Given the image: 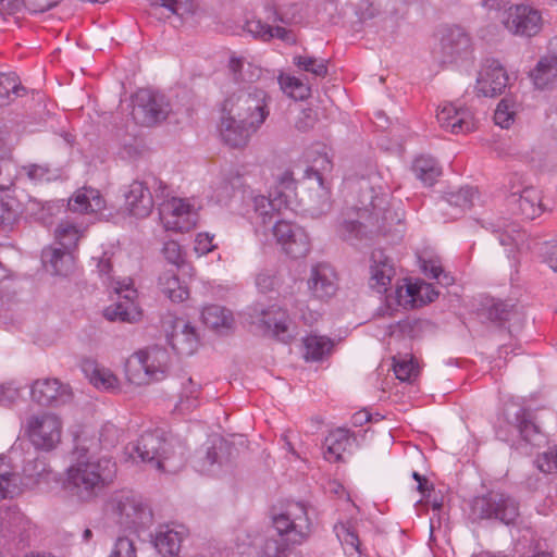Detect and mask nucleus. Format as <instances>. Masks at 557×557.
<instances>
[{
    "label": "nucleus",
    "instance_id": "f257e3e1",
    "mask_svg": "<svg viewBox=\"0 0 557 557\" xmlns=\"http://www.w3.org/2000/svg\"><path fill=\"white\" fill-rule=\"evenodd\" d=\"M72 496L89 502L96 498L116 476V463L110 458L91 460L88 449L76 446L72 450Z\"/></svg>",
    "mask_w": 557,
    "mask_h": 557
},
{
    "label": "nucleus",
    "instance_id": "f03ea898",
    "mask_svg": "<svg viewBox=\"0 0 557 557\" xmlns=\"http://www.w3.org/2000/svg\"><path fill=\"white\" fill-rule=\"evenodd\" d=\"M277 539H268L263 545L265 557H286L290 545L305 542L312 529L308 508L301 502H288L284 510L272 517Z\"/></svg>",
    "mask_w": 557,
    "mask_h": 557
},
{
    "label": "nucleus",
    "instance_id": "7ed1b4c3",
    "mask_svg": "<svg viewBox=\"0 0 557 557\" xmlns=\"http://www.w3.org/2000/svg\"><path fill=\"white\" fill-rule=\"evenodd\" d=\"M270 101L271 97L265 90L249 87L228 96L223 102L222 111L226 114L234 113L239 122L250 123L260 129L270 115Z\"/></svg>",
    "mask_w": 557,
    "mask_h": 557
},
{
    "label": "nucleus",
    "instance_id": "20e7f679",
    "mask_svg": "<svg viewBox=\"0 0 557 557\" xmlns=\"http://www.w3.org/2000/svg\"><path fill=\"white\" fill-rule=\"evenodd\" d=\"M48 474L44 458L26 459L22 475L14 471L9 459L0 455V500L18 496L24 488H32Z\"/></svg>",
    "mask_w": 557,
    "mask_h": 557
},
{
    "label": "nucleus",
    "instance_id": "39448f33",
    "mask_svg": "<svg viewBox=\"0 0 557 557\" xmlns=\"http://www.w3.org/2000/svg\"><path fill=\"white\" fill-rule=\"evenodd\" d=\"M519 503L512 496L490 491L475 496L469 504V519L472 522L495 519L506 525L513 524L520 516Z\"/></svg>",
    "mask_w": 557,
    "mask_h": 557
},
{
    "label": "nucleus",
    "instance_id": "423d86ee",
    "mask_svg": "<svg viewBox=\"0 0 557 557\" xmlns=\"http://www.w3.org/2000/svg\"><path fill=\"white\" fill-rule=\"evenodd\" d=\"M125 208L132 216L144 219L150 215L156 199L169 198L170 188L159 177L149 174L145 180L133 181L124 194Z\"/></svg>",
    "mask_w": 557,
    "mask_h": 557
},
{
    "label": "nucleus",
    "instance_id": "0eeeda50",
    "mask_svg": "<svg viewBox=\"0 0 557 557\" xmlns=\"http://www.w3.org/2000/svg\"><path fill=\"white\" fill-rule=\"evenodd\" d=\"M115 522L124 530L135 533L149 529L153 523L151 508L139 496L121 493L111 500Z\"/></svg>",
    "mask_w": 557,
    "mask_h": 557
},
{
    "label": "nucleus",
    "instance_id": "6e6552de",
    "mask_svg": "<svg viewBox=\"0 0 557 557\" xmlns=\"http://www.w3.org/2000/svg\"><path fill=\"white\" fill-rule=\"evenodd\" d=\"M251 310L253 323L264 336L283 344H290L294 341L295 334L290 329L292 319L287 309L273 304L268 307L256 305Z\"/></svg>",
    "mask_w": 557,
    "mask_h": 557
},
{
    "label": "nucleus",
    "instance_id": "1a4fd4ad",
    "mask_svg": "<svg viewBox=\"0 0 557 557\" xmlns=\"http://www.w3.org/2000/svg\"><path fill=\"white\" fill-rule=\"evenodd\" d=\"M496 437L506 443L515 444L520 440L527 444L537 445L544 437L535 422L533 412L524 407L519 408L512 419L505 418L496 428Z\"/></svg>",
    "mask_w": 557,
    "mask_h": 557
},
{
    "label": "nucleus",
    "instance_id": "9d476101",
    "mask_svg": "<svg viewBox=\"0 0 557 557\" xmlns=\"http://www.w3.org/2000/svg\"><path fill=\"white\" fill-rule=\"evenodd\" d=\"M171 448V443L156 432H144L127 450L134 461L153 463L159 470L165 471Z\"/></svg>",
    "mask_w": 557,
    "mask_h": 557
},
{
    "label": "nucleus",
    "instance_id": "9b49d317",
    "mask_svg": "<svg viewBox=\"0 0 557 557\" xmlns=\"http://www.w3.org/2000/svg\"><path fill=\"white\" fill-rule=\"evenodd\" d=\"M70 235V222L62 221L54 231L53 244L41 250L45 272L51 276L66 277L70 271V247L63 242Z\"/></svg>",
    "mask_w": 557,
    "mask_h": 557
},
{
    "label": "nucleus",
    "instance_id": "f8f14e48",
    "mask_svg": "<svg viewBox=\"0 0 557 557\" xmlns=\"http://www.w3.org/2000/svg\"><path fill=\"white\" fill-rule=\"evenodd\" d=\"M61 420L52 413L34 414L27 419L26 431L32 444L41 450H52L61 441Z\"/></svg>",
    "mask_w": 557,
    "mask_h": 557
},
{
    "label": "nucleus",
    "instance_id": "ddd939ff",
    "mask_svg": "<svg viewBox=\"0 0 557 557\" xmlns=\"http://www.w3.org/2000/svg\"><path fill=\"white\" fill-rule=\"evenodd\" d=\"M169 104L164 96L149 89L139 90L134 99L132 115L141 126H152L166 119Z\"/></svg>",
    "mask_w": 557,
    "mask_h": 557
},
{
    "label": "nucleus",
    "instance_id": "4468645a",
    "mask_svg": "<svg viewBox=\"0 0 557 557\" xmlns=\"http://www.w3.org/2000/svg\"><path fill=\"white\" fill-rule=\"evenodd\" d=\"M161 199L158 211L165 230L186 233L196 225V213L193 212L188 202L176 197Z\"/></svg>",
    "mask_w": 557,
    "mask_h": 557
},
{
    "label": "nucleus",
    "instance_id": "2eb2a0df",
    "mask_svg": "<svg viewBox=\"0 0 557 557\" xmlns=\"http://www.w3.org/2000/svg\"><path fill=\"white\" fill-rule=\"evenodd\" d=\"M503 20L505 28L513 35L533 37L542 28L541 12L528 4L510 5Z\"/></svg>",
    "mask_w": 557,
    "mask_h": 557
},
{
    "label": "nucleus",
    "instance_id": "dca6fc26",
    "mask_svg": "<svg viewBox=\"0 0 557 557\" xmlns=\"http://www.w3.org/2000/svg\"><path fill=\"white\" fill-rule=\"evenodd\" d=\"M136 362L149 381L163 380L170 369L171 356L165 347L153 345L135 352L129 364Z\"/></svg>",
    "mask_w": 557,
    "mask_h": 557
},
{
    "label": "nucleus",
    "instance_id": "f3484780",
    "mask_svg": "<svg viewBox=\"0 0 557 557\" xmlns=\"http://www.w3.org/2000/svg\"><path fill=\"white\" fill-rule=\"evenodd\" d=\"M305 0H261V13L265 21L295 25L302 21Z\"/></svg>",
    "mask_w": 557,
    "mask_h": 557
},
{
    "label": "nucleus",
    "instance_id": "a211bd4d",
    "mask_svg": "<svg viewBox=\"0 0 557 557\" xmlns=\"http://www.w3.org/2000/svg\"><path fill=\"white\" fill-rule=\"evenodd\" d=\"M471 51V38L460 27L446 28L441 37L438 59L441 64H453L467 58Z\"/></svg>",
    "mask_w": 557,
    "mask_h": 557
},
{
    "label": "nucleus",
    "instance_id": "6ab92c4d",
    "mask_svg": "<svg viewBox=\"0 0 557 557\" xmlns=\"http://www.w3.org/2000/svg\"><path fill=\"white\" fill-rule=\"evenodd\" d=\"M72 200H74L71 225L73 235L83 233L88 226V224H86V226L83 227L82 224L77 222L78 216L81 214L95 216L106 208V200L98 189L91 187L77 189L75 194L72 195Z\"/></svg>",
    "mask_w": 557,
    "mask_h": 557
},
{
    "label": "nucleus",
    "instance_id": "aec40b11",
    "mask_svg": "<svg viewBox=\"0 0 557 557\" xmlns=\"http://www.w3.org/2000/svg\"><path fill=\"white\" fill-rule=\"evenodd\" d=\"M436 119L442 128L453 134H467L475 129L474 114L467 107L444 103L438 107Z\"/></svg>",
    "mask_w": 557,
    "mask_h": 557
},
{
    "label": "nucleus",
    "instance_id": "412c9836",
    "mask_svg": "<svg viewBox=\"0 0 557 557\" xmlns=\"http://www.w3.org/2000/svg\"><path fill=\"white\" fill-rule=\"evenodd\" d=\"M307 286L314 299L327 301L338 290L337 274L330 264L317 263L311 268Z\"/></svg>",
    "mask_w": 557,
    "mask_h": 557
},
{
    "label": "nucleus",
    "instance_id": "4be33fe9",
    "mask_svg": "<svg viewBox=\"0 0 557 557\" xmlns=\"http://www.w3.org/2000/svg\"><path fill=\"white\" fill-rule=\"evenodd\" d=\"M117 301L103 310V317L110 322L136 323L140 321L143 312L136 304L137 290L134 285L121 289Z\"/></svg>",
    "mask_w": 557,
    "mask_h": 557
},
{
    "label": "nucleus",
    "instance_id": "5701e85b",
    "mask_svg": "<svg viewBox=\"0 0 557 557\" xmlns=\"http://www.w3.org/2000/svg\"><path fill=\"white\" fill-rule=\"evenodd\" d=\"M506 201L512 214L527 220H534L544 211L541 193L533 186L511 190Z\"/></svg>",
    "mask_w": 557,
    "mask_h": 557
},
{
    "label": "nucleus",
    "instance_id": "b1692460",
    "mask_svg": "<svg viewBox=\"0 0 557 557\" xmlns=\"http://www.w3.org/2000/svg\"><path fill=\"white\" fill-rule=\"evenodd\" d=\"M508 83V73L500 62L487 59L478 78L479 92L485 97H496L505 91Z\"/></svg>",
    "mask_w": 557,
    "mask_h": 557
},
{
    "label": "nucleus",
    "instance_id": "393cba45",
    "mask_svg": "<svg viewBox=\"0 0 557 557\" xmlns=\"http://www.w3.org/2000/svg\"><path fill=\"white\" fill-rule=\"evenodd\" d=\"M395 273L393 259L383 249H374L370 256L369 286L380 294H385L392 285Z\"/></svg>",
    "mask_w": 557,
    "mask_h": 557
},
{
    "label": "nucleus",
    "instance_id": "a878e982",
    "mask_svg": "<svg viewBox=\"0 0 557 557\" xmlns=\"http://www.w3.org/2000/svg\"><path fill=\"white\" fill-rule=\"evenodd\" d=\"M275 24L276 25L273 26L270 25L268 21H262L260 16H252L250 18H246L244 30L250 34L255 39L261 40L263 42H269L276 38L287 45L297 44V37L294 30L281 26V23Z\"/></svg>",
    "mask_w": 557,
    "mask_h": 557
},
{
    "label": "nucleus",
    "instance_id": "bb28decb",
    "mask_svg": "<svg viewBox=\"0 0 557 557\" xmlns=\"http://www.w3.org/2000/svg\"><path fill=\"white\" fill-rule=\"evenodd\" d=\"M224 114L220 131L223 143L231 148L246 147L251 136L256 134L259 128L251 126L250 123L239 122V119L236 117L234 113Z\"/></svg>",
    "mask_w": 557,
    "mask_h": 557
},
{
    "label": "nucleus",
    "instance_id": "cd10ccee",
    "mask_svg": "<svg viewBox=\"0 0 557 557\" xmlns=\"http://www.w3.org/2000/svg\"><path fill=\"white\" fill-rule=\"evenodd\" d=\"M278 184L281 189L271 193L269 198L264 196L255 198L256 211L263 218L269 215L271 211L280 212L283 208L288 207V195L283 189L292 190L294 188L295 181L292 172L286 171L280 177Z\"/></svg>",
    "mask_w": 557,
    "mask_h": 557
},
{
    "label": "nucleus",
    "instance_id": "c85d7f7f",
    "mask_svg": "<svg viewBox=\"0 0 557 557\" xmlns=\"http://www.w3.org/2000/svg\"><path fill=\"white\" fill-rule=\"evenodd\" d=\"M168 343L177 355H191L198 346V334L189 322L177 319L168 335Z\"/></svg>",
    "mask_w": 557,
    "mask_h": 557
},
{
    "label": "nucleus",
    "instance_id": "c756f323",
    "mask_svg": "<svg viewBox=\"0 0 557 557\" xmlns=\"http://www.w3.org/2000/svg\"><path fill=\"white\" fill-rule=\"evenodd\" d=\"M115 262L116 256L113 252L104 251L97 260L96 268L102 284L113 293L121 294V289L134 285V282L131 277L115 276Z\"/></svg>",
    "mask_w": 557,
    "mask_h": 557
},
{
    "label": "nucleus",
    "instance_id": "7c9ffc66",
    "mask_svg": "<svg viewBox=\"0 0 557 557\" xmlns=\"http://www.w3.org/2000/svg\"><path fill=\"white\" fill-rule=\"evenodd\" d=\"M354 433L347 429L338 428L331 431L323 442V456L329 462H339L343 454L350 449L355 442Z\"/></svg>",
    "mask_w": 557,
    "mask_h": 557
},
{
    "label": "nucleus",
    "instance_id": "2f4dec72",
    "mask_svg": "<svg viewBox=\"0 0 557 557\" xmlns=\"http://www.w3.org/2000/svg\"><path fill=\"white\" fill-rule=\"evenodd\" d=\"M529 78L535 89L552 90L557 87V64L544 54L529 72Z\"/></svg>",
    "mask_w": 557,
    "mask_h": 557
},
{
    "label": "nucleus",
    "instance_id": "473e14b6",
    "mask_svg": "<svg viewBox=\"0 0 557 557\" xmlns=\"http://www.w3.org/2000/svg\"><path fill=\"white\" fill-rule=\"evenodd\" d=\"M81 370L89 383L98 389L111 391L117 386L116 376L110 370L100 368L94 360H83Z\"/></svg>",
    "mask_w": 557,
    "mask_h": 557
},
{
    "label": "nucleus",
    "instance_id": "72a5a7b5",
    "mask_svg": "<svg viewBox=\"0 0 557 557\" xmlns=\"http://www.w3.org/2000/svg\"><path fill=\"white\" fill-rule=\"evenodd\" d=\"M414 176L426 187H432L443 174L438 161L430 154H420L412 162Z\"/></svg>",
    "mask_w": 557,
    "mask_h": 557
},
{
    "label": "nucleus",
    "instance_id": "f704fd0d",
    "mask_svg": "<svg viewBox=\"0 0 557 557\" xmlns=\"http://www.w3.org/2000/svg\"><path fill=\"white\" fill-rule=\"evenodd\" d=\"M63 388L57 379L37 380L32 385V399L41 406H52L63 396Z\"/></svg>",
    "mask_w": 557,
    "mask_h": 557
},
{
    "label": "nucleus",
    "instance_id": "c9c22d12",
    "mask_svg": "<svg viewBox=\"0 0 557 557\" xmlns=\"http://www.w3.org/2000/svg\"><path fill=\"white\" fill-rule=\"evenodd\" d=\"M515 306L506 301L491 298L485 299L478 309V315L482 320L490 321L495 325L502 326L509 321Z\"/></svg>",
    "mask_w": 557,
    "mask_h": 557
},
{
    "label": "nucleus",
    "instance_id": "e433bc0d",
    "mask_svg": "<svg viewBox=\"0 0 557 557\" xmlns=\"http://www.w3.org/2000/svg\"><path fill=\"white\" fill-rule=\"evenodd\" d=\"M158 285L161 293L172 302H183L189 297L188 286L172 270L165 271L159 276Z\"/></svg>",
    "mask_w": 557,
    "mask_h": 557
},
{
    "label": "nucleus",
    "instance_id": "4c0bfd02",
    "mask_svg": "<svg viewBox=\"0 0 557 557\" xmlns=\"http://www.w3.org/2000/svg\"><path fill=\"white\" fill-rule=\"evenodd\" d=\"M1 527L10 536L24 541L29 535L32 522L20 509L9 508L2 518Z\"/></svg>",
    "mask_w": 557,
    "mask_h": 557
},
{
    "label": "nucleus",
    "instance_id": "58836bf2",
    "mask_svg": "<svg viewBox=\"0 0 557 557\" xmlns=\"http://www.w3.org/2000/svg\"><path fill=\"white\" fill-rule=\"evenodd\" d=\"M201 319L205 325L213 330L220 327L231 329L234 323L232 311L219 305L203 307Z\"/></svg>",
    "mask_w": 557,
    "mask_h": 557
},
{
    "label": "nucleus",
    "instance_id": "ea45409f",
    "mask_svg": "<svg viewBox=\"0 0 557 557\" xmlns=\"http://www.w3.org/2000/svg\"><path fill=\"white\" fill-rule=\"evenodd\" d=\"M244 188V177L238 173L223 176L214 187V196L219 203L227 205L228 201Z\"/></svg>",
    "mask_w": 557,
    "mask_h": 557
},
{
    "label": "nucleus",
    "instance_id": "a19ab883",
    "mask_svg": "<svg viewBox=\"0 0 557 557\" xmlns=\"http://www.w3.org/2000/svg\"><path fill=\"white\" fill-rule=\"evenodd\" d=\"M182 533L174 530H160L153 537V546L163 556H175L182 544Z\"/></svg>",
    "mask_w": 557,
    "mask_h": 557
},
{
    "label": "nucleus",
    "instance_id": "79ce46f5",
    "mask_svg": "<svg viewBox=\"0 0 557 557\" xmlns=\"http://www.w3.org/2000/svg\"><path fill=\"white\" fill-rule=\"evenodd\" d=\"M305 358L311 361H320L331 351L333 342L325 336L308 335L304 338Z\"/></svg>",
    "mask_w": 557,
    "mask_h": 557
},
{
    "label": "nucleus",
    "instance_id": "37998d69",
    "mask_svg": "<svg viewBox=\"0 0 557 557\" xmlns=\"http://www.w3.org/2000/svg\"><path fill=\"white\" fill-rule=\"evenodd\" d=\"M201 389V385L194 382L193 379L188 376L185 382L182 383L177 408L181 411H193L196 409L199 406Z\"/></svg>",
    "mask_w": 557,
    "mask_h": 557
},
{
    "label": "nucleus",
    "instance_id": "c03bdc74",
    "mask_svg": "<svg viewBox=\"0 0 557 557\" xmlns=\"http://www.w3.org/2000/svg\"><path fill=\"white\" fill-rule=\"evenodd\" d=\"M293 64L300 71L324 78L329 74V61L312 55L297 54L293 57Z\"/></svg>",
    "mask_w": 557,
    "mask_h": 557
},
{
    "label": "nucleus",
    "instance_id": "a18cd8bd",
    "mask_svg": "<svg viewBox=\"0 0 557 557\" xmlns=\"http://www.w3.org/2000/svg\"><path fill=\"white\" fill-rule=\"evenodd\" d=\"M27 210H30L32 213L38 214V219L41 220L45 224H51L50 218L58 215L62 212H66V208L70 207V199L64 200H54L48 201L46 203H40L37 201H30Z\"/></svg>",
    "mask_w": 557,
    "mask_h": 557
},
{
    "label": "nucleus",
    "instance_id": "49530a36",
    "mask_svg": "<svg viewBox=\"0 0 557 557\" xmlns=\"http://www.w3.org/2000/svg\"><path fill=\"white\" fill-rule=\"evenodd\" d=\"M278 84L283 92L294 100H306L311 97V88L296 76L281 74Z\"/></svg>",
    "mask_w": 557,
    "mask_h": 557
},
{
    "label": "nucleus",
    "instance_id": "de8ad7c7",
    "mask_svg": "<svg viewBox=\"0 0 557 557\" xmlns=\"http://www.w3.org/2000/svg\"><path fill=\"white\" fill-rule=\"evenodd\" d=\"M406 293L413 304L426 305L433 302L440 296V292L431 283L417 282L406 286Z\"/></svg>",
    "mask_w": 557,
    "mask_h": 557
},
{
    "label": "nucleus",
    "instance_id": "09e8293b",
    "mask_svg": "<svg viewBox=\"0 0 557 557\" xmlns=\"http://www.w3.org/2000/svg\"><path fill=\"white\" fill-rule=\"evenodd\" d=\"M333 162L326 152H319L317 157L310 160V164L305 170V177L315 178L320 186H323L324 175L331 173Z\"/></svg>",
    "mask_w": 557,
    "mask_h": 557
},
{
    "label": "nucleus",
    "instance_id": "8fccbe9b",
    "mask_svg": "<svg viewBox=\"0 0 557 557\" xmlns=\"http://www.w3.org/2000/svg\"><path fill=\"white\" fill-rule=\"evenodd\" d=\"M311 245L308 234L305 230H296L294 238L282 246L286 256L292 259L306 257L310 251Z\"/></svg>",
    "mask_w": 557,
    "mask_h": 557
},
{
    "label": "nucleus",
    "instance_id": "3c124183",
    "mask_svg": "<svg viewBox=\"0 0 557 557\" xmlns=\"http://www.w3.org/2000/svg\"><path fill=\"white\" fill-rule=\"evenodd\" d=\"M258 290L262 294L278 292L283 284V277L276 269H262L255 280Z\"/></svg>",
    "mask_w": 557,
    "mask_h": 557
},
{
    "label": "nucleus",
    "instance_id": "603ef678",
    "mask_svg": "<svg viewBox=\"0 0 557 557\" xmlns=\"http://www.w3.org/2000/svg\"><path fill=\"white\" fill-rule=\"evenodd\" d=\"M22 171L34 184L50 183L61 178L59 169H50L47 165L28 164L24 165Z\"/></svg>",
    "mask_w": 557,
    "mask_h": 557
},
{
    "label": "nucleus",
    "instance_id": "864d4df0",
    "mask_svg": "<svg viewBox=\"0 0 557 557\" xmlns=\"http://www.w3.org/2000/svg\"><path fill=\"white\" fill-rule=\"evenodd\" d=\"M394 373L399 381L406 382L418 376L419 368L412 356L394 357Z\"/></svg>",
    "mask_w": 557,
    "mask_h": 557
},
{
    "label": "nucleus",
    "instance_id": "5fc2aeb1",
    "mask_svg": "<svg viewBox=\"0 0 557 557\" xmlns=\"http://www.w3.org/2000/svg\"><path fill=\"white\" fill-rule=\"evenodd\" d=\"M25 92L16 78L12 75L0 74V107L7 106L12 100V96L20 97Z\"/></svg>",
    "mask_w": 557,
    "mask_h": 557
},
{
    "label": "nucleus",
    "instance_id": "6e6d98bb",
    "mask_svg": "<svg viewBox=\"0 0 557 557\" xmlns=\"http://www.w3.org/2000/svg\"><path fill=\"white\" fill-rule=\"evenodd\" d=\"M476 194H478L476 188L466 186V187L459 188L456 191L447 193L445 196V199L449 205L455 206L463 211V210L472 208L473 199Z\"/></svg>",
    "mask_w": 557,
    "mask_h": 557
},
{
    "label": "nucleus",
    "instance_id": "4d7b16f0",
    "mask_svg": "<svg viewBox=\"0 0 557 557\" xmlns=\"http://www.w3.org/2000/svg\"><path fill=\"white\" fill-rule=\"evenodd\" d=\"M336 530L337 537L344 545L361 554V542L355 527L350 522L341 523L339 527H336Z\"/></svg>",
    "mask_w": 557,
    "mask_h": 557
},
{
    "label": "nucleus",
    "instance_id": "13d9d810",
    "mask_svg": "<svg viewBox=\"0 0 557 557\" xmlns=\"http://www.w3.org/2000/svg\"><path fill=\"white\" fill-rule=\"evenodd\" d=\"M161 5L180 17L194 15L198 11L195 0H161Z\"/></svg>",
    "mask_w": 557,
    "mask_h": 557
},
{
    "label": "nucleus",
    "instance_id": "bf43d9fd",
    "mask_svg": "<svg viewBox=\"0 0 557 557\" xmlns=\"http://www.w3.org/2000/svg\"><path fill=\"white\" fill-rule=\"evenodd\" d=\"M296 230H304L299 225L288 222L286 220H278L273 225V235L276 238V242L283 246L286 245L287 242L294 238V234H296Z\"/></svg>",
    "mask_w": 557,
    "mask_h": 557
},
{
    "label": "nucleus",
    "instance_id": "052dcab7",
    "mask_svg": "<svg viewBox=\"0 0 557 557\" xmlns=\"http://www.w3.org/2000/svg\"><path fill=\"white\" fill-rule=\"evenodd\" d=\"M537 469L543 473L557 472V445L549 447L546 451L540 455L536 460Z\"/></svg>",
    "mask_w": 557,
    "mask_h": 557
},
{
    "label": "nucleus",
    "instance_id": "680f3d73",
    "mask_svg": "<svg viewBox=\"0 0 557 557\" xmlns=\"http://www.w3.org/2000/svg\"><path fill=\"white\" fill-rule=\"evenodd\" d=\"M515 121V111L510 109L508 100L502 99L494 112V122L502 128H509Z\"/></svg>",
    "mask_w": 557,
    "mask_h": 557
},
{
    "label": "nucleus",
    "instance_id": "e2e57ef3",
    "mask_svg": "<svg viewBox=\"0 0 557 557\" xmlns=\"http://www.w3.org/2000/svg\"><path fill=\"white\" fill-rule=\"evenodd\" d=\"M109 557H137L134 542L127 536H119Z\"/></svg>",
    "mask_w": 557,
    "mask_h": 557
},
{
    "label": "nucleus",
    "instance_id": "0e129e2a",
    "mask_svg": "<svg viewBox=\"0 0 557 557\" xmlns=\"http://www.w3.org/2000/svg\"><path fill=\"white\" fill-rule=\"evenodd\" d=\"M20 386L13 382L0 384V406L10 407L20 397Z\"/></svg>",
    "mask_w": 557,
    "mask_h": 557
},
{
    "label": "nucleus",
    "instance_id": "69168bd1",
    "mask_svg": "<svg viewBox=\"0 0 557 557\" xmlns=\"http://www.w3.org/2000/svg\"><path fill=\"white\" fill-rule=\"evenodd\" d=\"M403 223V213H398L391 208L384 209L381 216V222L377 224L382 233L391 231L392 225H400Z\"/></svg>",
    "mask_w": 557,
    "mask_h": 557
},
{
    "label": "nucleus",
    "instance_id": "338daca9",
    "mask_svg": "<svg viewBox=\"0 0 557 557\" xmlns=\"http://www.w3.org/2000/svg\"><path fill=\"white\" fill-rule=\"evenodd\" d=\"M162 252L164 258L174 265H180L184 262L182 248L175 240L166 242L163 246Z\"/></svg>",
    "mask_w": 557,
    "mask_h": 557
},
{
    "label": "nucleus",
    "instance_id": "774afa93",
    "mask_svg": "<svg viewBox=\"0 0 557 557\" xmlns=\"http://www.w3.org/2000/svg\"><path fill=\"white\" fill-rule=\"evenodd\" d=\"M362 227L358 220H345L339 224V233L344 239L358 238Z\"/></svg>",
    "mask_w": 557,
    "mask_h": 557
}]
</instances>
